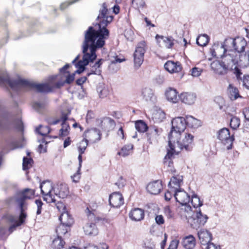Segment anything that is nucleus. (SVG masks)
I'll list each match as a JSON object with an SVG mask.
<instances>
[{"label":"nucleus","instance_id":"obj_1","mask_svg":"<svg viewBox=\"0 0 249 249\" xmlns=\"http://www.w3.org/2000/svg\"><path fill=\"white\" fill-rule=\"evenodd\" d=\"M57 77V75L51 76L47 83L36 84L20 78L17 80L10 79L6 72L0 71V84L8 85L13 90L16 91L35 88L40 92H49L54 89L60 88L65 83V81L55 82L54 80Z\"/></svg>","mask_w":249,"mask_h":249},{"label":"nucleus","instance_id":"obj_2","mask_svg":"<svg viewBox=\"0 0 249 249\" xmlns=\"http://www.w3.org/2000/svg\"><path fill=\"white\" fill-rule=\"evenodd\" d=\"M35 195V190L29 188H26L22 191L18 192L15 196L14 199L18 204L19 210L20 214L19 217L10 215L7 216V219L9 222L12 224L9 228V231L12 232L17 227L23 224L27 217L26 212L28 209V204L27 200L32 198Z\"/></svg>","mask_w":249,"mask_h":249},{"label":"nucleus","instance_id":"obj_3","mask_svg":"<svg viewBox=\"0 0 249 249\" xmlns=\"http://www.w3.org/2000/svg\"><path fill=\"white\" fill-rule=\"evenodd\" d=\"M107 14V5L104 3L102 4V9L100 10V13L97 17L98 20L102 19L99 21L100 23L97 24L98 28L96 29L92 26H90L85 33V35H86L87 33H89L92 40L95 41H102L103 42V45L105 44V40L109 36V31L106 28V26L113 19V17L108 16Z\"/></svg>","mask_w":249,"mask_h":249},{"label":"nucleus","instance_id":"obj_4","mask_svg":"<svg viewBox=\"0 0 249 249\" xmlns=\"http://www.w3.org/2000/svg\"><path fill=\"white\" fill-rule=\"evenodd\" d=\"M89 33L85 35L84 41L82 45L83 56L82 60L79 61L75 64L77 68L85 69V66L88 65L90 62L94 61L97 57L96 51L97 49L104 46L102 41H95L92 40Z\"/></svg>","mask_w":249,"mask_h":249},{"label":"nucleus","instance_id":"obj_5","mask_svg":"<svg viewBox=\"0 0 249 249\" xmlns=\"http://www.w3.org/2000/svg\"><path fill=\"white\" fill-rule=\"evenodd\" d=\"M210 52L213 57L220 58L222 60H224V58L227 55H230V59L233 61L238 60L236 52L230 49L229 44L226 43V39L223 42H215L210 49Z\"/></svg>","mask_w":249,"mask_h":249},{"label":"nucleus","instance_id":"obj_6","mask_svg":"<svg viewBox=\"0 0 249 249\" xmlns=\"http://www.w3.org/2000/svg\"><path fill=\"white\" fill-rule=\"evenodd\" d=\"M86 213L88 217L83 220L84 231L87 235L95 236L98 233L96 224L102 220V218L96 216L94 212L90 211L89 207L86 209Z\"/></svg>","mask_w":249,"mask_h":249},{"label":"nucleus","instance_id":"obj_7","mask_svg":"<svg viewBox=\"0 0 249 249\" xmlns=\"http://www.w3.org/2000/svg\"><path fill=\"white\" fill-rule=\"evenodd\" d=\"M186 127V118L182 117H176L172 120V129L168 135V143L171 145L172 142L175 143L177 139L181 136Z\"/></svg>","mask_w":249,"mask_h":249},{"label":"nucleus","instance_id":"obj_8","mask_svg":"<svg viewBox=\"0 0 249 249\" xmlns=\"http://www.w3.org/2000/svg\"><path fill=\"white\" fill-rule=\"evenodd\" d=\"M230 56L227 55L221 61H214L211 64V69L218 75H224L233 69V67L237 61H233L230 59Z\"/></svg>","mask_w":249,"mask_h":249},{"label":"nucleus","instance_id":"obj_9","mask_svg":"<svg viewBox=\"0 0 249 249\" xmlns=\"http://www.w3.org/2000/svg\"><path fill=\"white\" fill-rule=\"evenodd\" d=\"M180 137L181 136L177 139L175 138V143L172 142L171 145L168 143L169 148L177 154L183 149L185 151L192 150L194 146V136L191 134H186L182 140H180Z\"/></svg>","mask_w":249,"mask_h":249},{"label":"nucleus","instance_id":"obj_10","mask_svg":"<svg viewBox=\"0 0 249 249\" xmlns=\"http://www.w3.org/2000/svg\"><path fill=\"white\" fill-rule=\"evenodd\" d=\"M54 187L53 183L48 180L42 182L40 185L44 200L47 203H54L57 201L53 194Z\"/></svg>","mask_w":249,"mask_h":249},{"label":"nucleus","instance_id":"obj_11","mask_svg":"<svg viewBox=\"0 0 249 249\" xmlns=\"http://www.w3.org/2000/svg\"><path fill=\"white\" fill-rule=\"evenodd\" d=\"M226 43L229 44L230 49L233 48V51L240 54L245 51L247 43L245 38L238 37L235 38L228 37L226 38Z\"/></svg>","mask_w":249,"mask_h":249},{"label":"nucleus","instance_id":"obj_12","mask_svg":"<svg viewBox=\"0 0 249 249\" xmlns=\"http://www.w3.org/2000/svg\"><path fill=\"white\" fill-rule=\"evenodd\" d=\"M146 44L145 41L139 42L133 54L135 67L138 68L143 61L144 54L146 51Z\"/></svg>","mask_w":249,"mask_h":249},{"label":"nucleus","instance_id":"obj_13","mask_svg":"<svg viewBox=\"0 0 249 249\" xmlns=\"http://www.w3.org/2000/svg\"><path fill=\"white\" fill-rule=\"evenodd\" d=\"M218 139L226 146L227 150L231 149L232 147V143L234 140L233 135L231 136L229 130L226 128H223L220 130L218 133Z\"/></svg>","mask_w":249,"mask_h":249},{"label":"nucleus","instance_id":"obj_14","mask_svg":"<svg viewBox=\"0 0 249 249\" xmlns=\"http://www.w3.org/2000/svg\"><path fill=\"white\" fill-rule=\"evenodd\" d=\"M208 217L207 215L203 214L200 209L196 211V213L193 215L192 220L191 222L192 227L197 229L203 226L207 221Z\"/></svg>","mask_w":249,"mask_h":249},{"label":"nucleus","instance_id":"obj_15","mask_svg":"<svg viewBox=\"0 0 249 249\" xmlns=\"http://www.w3.org/2000/svg\"><path fill=\"white\" fill-rule=\"evenodd\" d=\"M69 193L68 185L63 183H58L56 184L53 189V194L55 196L59 198H64Z\"/></svg>","mask_w":249,"mask_h":249},{"label":"nucleus","instance_id":"obj_16","mask_svg":"<svg viewBox=\"0 0 249 249\" xmlns=\"http://www.w3.org/2000/svg\"><path fill=\"white\" fill-rule=\"evenodd\" d=\"M162 130L155 126L150 127L147 133V140L150 144L156 143L158 142L159 136L161 133Z\"/></svg>","mask_w":249,"mask_h":249},{"label":"nucleus","instance_id":"obj_17","mask_svg":"<svg viewBox=\"0 0 249 249\" xmlns=\"http://www.w3.org/2000/svg\"><path fill=\"white\" fill-rule=\"evenodd\" d=\"M104 61L103 59H100L95 63L93 62V61L90 62L89 63L90 68L88 69L87 76H89L91 74L100 75L102 72L101 65Z\"/></svg>","mask_w":249,"mask_h":249},{"label":"nucleus","instance_id":"obj_18","mask_svg":"<svg viewBox=\"0 0 249 249\" xmlns=\"http://www.w3.org/2000/svg\"><path fill=\"white\" fill-rule=\"evenodd\" d=\"M173 192L176 201L179 204H188L190 201V196L185 191L179 189Z\"/></svg>","mask_w":249,"mask_h":249},{"label":"nucleus","instance_id":"obj_19","mask_svg":"<svg viewBox=\"0 0 249 249\" xmlns=\"http://www.w3.org/2000/svg\"><path fill=\"white\" fill-rule=\"evenodd\" d=\"M109 202L113 207L118 208L124 204V198L120 193L115 192L110 195Z\"/></svg>","mask_w":249,"mask_h":249},{"label":"nucleus","instance_id":"obj_20","mask_svg":"<svg viewBox=\"0 0 249 249\" xmlns=\"http://www.w3.org/2000/svg\"><path fill=\"white\" fill-rule=\"evenodd\" d=\"M197 235L202 245H206L212 240V235L211 233L206 229H202L197 231Z\"/></svg>","mask_w":249,"mask_h":249},{"label":"nucleus","instance_id":"obj_21","mask_svg":"<svg viewBox=\"0 0 249 249\" xmlns=\"http://www.w3.org/2000/svg\"><path fill=\"white\" fill-rule=\"evenodd\" d=\"M146 189L151 194L158 195L162 189V181L157 180L150 182L147 185Z\"/></svg>","mask_w":249,"mask_h":249},{"label":"nucleus","instance_id":"obj_22","mask_svg":"<svg viewBox=\"0 0 249 249\" xmlns=\"http://www.w3.org/2000/svg\"><path fill=\"white\" fill-rule=\"evenodd\" d=\"M179 98L182 103L191 105L195 103L196 99V95L193 92H185L181 93Z\"/></svg>","mask_w":249,"mask_h":249},{"label":"nucleus","instance_id":"obj_23","mask_svg":"<svg viewBox=\"0 0 249 249\" xmlns=\"http://www.w3.org/2000/svg\"><path fill=\"white\" fill-rule=\"evenodd\" d=\"M183 183V177L179 175H174L170 179L168 186L170 189L175 192L179 189Z\"/></svg>","mask_w":249,"mask_h":249},{"label":"nucleus","instance_id":"obj_24","mask_svg":"<svg viewBox=\"0 0 249 249\" xmlns=\"http://www.w3.org/2000/svg\"><path fill=\"white\" fill-rule=\"evenodd\" d=\"M101 134L99 130L97 128H92L87 131L86 137L92 143L96 142L101 139Z\"/></svg>","mask_w":249,"mask_h":249},{"label":"nucleus","instance_id":"obj_25","mask_svg":"<svg viewBox=\"0 0 249 249\" xmlns=\"http://www.w3.org/2000/svg\"><path fill=\"white\" fill-rule=\"evenodd\" d=\"M68 114L63 113L61 117L62 123V128L59 130V137H63L68 136L69 134V130L70 127L68 124L66 123L68 119Z\"/></svg>","mask_w":249,"mask_h":249},{"label":"nucleus","instance_id":"obj_26","mask_svg":"<svg viewBox=\"0 0 249 249\" xmlns=\"http://www.w3.org/2000/svg\"><path fill=\"white\" fill-rule=\"evenodd\" d=\"M156 38L159 43L162 42L163 45L168 49L172 48L174 44L175 39L171 36H164L157 35Z\"/></svg>","mask_w":249,"mask_h":249},{"label":"nucleus","instance_id":"obj_27","mask_svg":"<svg viewBox=\"0 0 249 249\" xmlns=\"http://www.w3.org/2000/svg\"><path fill=\"white\" fill-rule=\"evenodd\" d=\"M165 69L170 73L178 72L181 70L182 67L178 62L168 61L164 64Z\"/></svg>","mask_w":249,"mask_h":249},{"label":"nucleus","instance_id":"obj_28","mask_svg":"<svg viewBox=\"0 0 249 249\" xmlns=\"http://www.w3.org/2000/svg\"><path fill=\"white\" fill-rule=\"evenodd\" d=\"M129 215L131 220L135 221H140L143 219L144 212L142 209L135 208L130 211Z\"/></svg>","mask_w":249,"mask_h":249},{"label":"nucleus","instance_id":"obj_29","mask_svg":"<svg viewBox=\"0 0 249 249\" xmlns=\"http://www.w3.org/2000/svg\"><path fill=\"white\" fill-rule=\"evenodd\" d=\"M59 219L61 224L67 226V227H70L73 223V218L67 211L63 212Z\"/></svg>","mask_w":249,"mask_h":249},{"label":"nucleus","instance_id":"obj_30","mask_svg":"<svg viewBox=\"0 0 249 249\" xmlns=\"http://www.w3.org/2000/svg\"><path fill=\"white\" fill-rule=\"evenodd\" d=\"M196 244L195 238L192 235L186 236L183 239L182 245L186 249H193Z\"/></svg>","mask_w":249,"mask_h":249},{"label":"nucleus","instance_id":"obj_31","mask_svg":"<svg viewBox=\"0 0 249 249\" xmlns=\"http://www.w3.org/2000/svg\"><path fill=\"white\" fill-rule=\"evenodd\" d=\"M181 205V206L179 209V213L182 217L188 219L192 216V208L188 204Z\"/></svg>","mask_w":249,"mask_h":249},{"label":"nucleus","instance_id":"obj_32","mask_svg":"<svg viewBox=\"0 0 249 249\" xmlns=\"http://www.w3.org/2000/svg\"><path fill=\"white\" fill-rule=\"evenodd\" d=\"M69 229L70 227H67V226L61 224L56 228V232L58 237H63L64 239H65L66 238H68L70 235L68 232Z\"/></svg>","mask_w":249,"mask_h":249},{"label":"nucleus","instance_id":"obj_33","mask_svg":"<svg viewBox=\"0 0 249 249\" xmlns=\"http://www.w3.org/2000/svg\"><path fill=\"white\" fill-rule=\"evenodd\" d=\"M178 92L176 89L170 88L165 92L167 100L172 103H177L178 100Z\"/></svg>","mask_w":249,"mask_h":249},{"label":"nucleus","instance_id":"obj_34","mask_svg":"<svg viewBox=\"0 0 249 249\" xmlns=\"http://www.w3.org/2000/svg\"><path fill=\"white\" fill-rule=\"evenodd\" d=\"M186 125L194 128H198L201 125L200 120L197 119L192 116H186Z\"/></svg>","mask_w":249,"mask_h":249},{"label":"nucleus","instance_id":"obj_35","mask_svg":"<svg viewBox=\"0 0 249 249\" xmlns=\"http://www.w3.org/2000/svg\"><path fill=\"white\" fill-rule=\"evenodd\" d=\"M141 95L146 101H152L154 97V94L153 90L148 87L143 88L141 90Z\"/></svg>","mask_w":249,"mask_h":249},{"label":"nucleus","instance_id":"obj_36","mask_svg":"<svg viewBox=\"0 0 249 249\" xmlns=\"http://www.w3.org/2000/svg\"><path fill=\"white\" fill-rule=\"evenodd\" d=\"M228 96L231 100H235L239 97H242L239 94V91L237 88L230 84L228 89Z\"/></svg>","mask_w":249,"mask_h":249},{"label":"nucleus","instance_id":"obj_37","mask_svg":"<svg viewBox=\"0 0 249 249\" xmlns=\"http://www.w3.org/2000/svg\"><path fill=\"white\" fill-rule=\"evenodd\" d=\"M177 154L176 152L172 150L171 148L168 149L167 153L164 158V164L169 167H171L173 166V162L172 159L174 157V154Z\"/></svg>","mask_w":249,"mask_h":249},{"label":"nucleus","instance_id":"obj_38","mask_svg":"<svg viewBox=\"0 0 249 249\" xmlns=\"http://www.w3.org/2000/svg\"><path fill=\"white\" fill-rule=\"evenodd\" d=\"M97 91L100 98L106 97L108 94L109 91L108 88L103 83H99L97 88Z\"/></svg>","mask_w":249,"mask_h":249},{"label":"nucleus","instance_id":"obj_39","mask_svg":"<svg viewBox=\"0 0 249 249\" xmlns=\"http://www.w3.org/2000/svg\"><path fill=\"white\" fill-rule=\"evenodd\" d=\"M152 117L154 122L160 123L165 118V114L162 110L159 109L153 113Z\"/></svg>","mask_w":249,"mask_h":249},{"label":"nucleus","instance_id":"obj_40","mask_svg":"<svg viewBox=\"0 0 249 249\" xmlns=\"http://www.w3.org/2000/svg\"><path fill=\"white\" fill-rule=\"evenodd\" d=\"M133 148V145L132 144L125 145L121 148V150L117 153V154L122 157H126L132 152Z\"/></svg>","mask_w":249,"mask_h":249},{"label":"nucleus","instance_id":"obj_41","mask_svg":"<svg viewBox=\"0 0 249 249\" xmlns=\"http://www.w3.org/2000/svg\"><path fill=\"white\" fill-rule=\"evenodd\" d=\"M64 240V237L57 236V237L53 241L52 247L57 249H67L64 247L65 243Z\"/></svg>","mask_w":249,"mask_h":249},{"label":"nucleus","instance_id":"obj_42","mask_svg":"<svg viewBox=\"0 0 249 249\" xmlns=\"http://www.w3.org/2000/svg\"><path fill=\"white\" fill-rule=\"evenodd\" d=\"M209 37L206 34L201 35L196 38V43L200 46H205L209 42Z\"/></svg>","mask_w":249,"mask_h":249},{"label":"nucleus","instance_id":"obj_43","mask_svg":"<svg viewBox=\"0 0 249 249\" xmlns=\"http://www.w3.org/2000/svg\"><path fill=\"white\" fill-rule=\"evenodd\" d=\"M136 129L140 132H144L148 128L147 124L142 120H139L135 123Z\"/></svg>","mask_w":249,"mask_h":249},{"label":"nucleus","instance_id":"obj_44","mask_svg":"<svg viewBox=\"0 0 249 249\" xmlns=\"http://www.w3.org/2000/svg\"><path fill=\"white\" fill-rule=\"evenodd\" d=\"M83 154H80V152H79V155L78 157V159L79 161V167L78 169V171L76 174H75L73 176H71V178L73 179V181L74 182H77L80 178V173H79L80 170L81 169V166H82V155Z\"/></svg>","mask_w":249,"mask_h":249},{"label":"nucleus","instance_id":"obj_45","mask_svg":"<svg viewBox=\"0 0 249 249\" xmlns=\"http://www.w3.org/2000/svg\"><path fill=\"white\" fill-rule=\"evenodd\" d=\"M191 203L195 208L200 207L203 205V202L200 201L199 197L195 194L192 196Z\"/></svg>","mask_w":249,"mask_h":249},{"label":"nucleus","instance_id":"obj_46","mask_svg":"<svg viewBox=\"0 0 249 249\" xmlns=\"http://www.w3.org/2000/svg\"><path fill=\"white\" fill-rule=\"evenodd\" d=\"M51 128L48 126H43L40 125L38 128H36V131L40 135L45 136L50 133Z\"/></svg>","mask_w":249,"mask_h":249},{"label":"nucleus","instance_id":"obj_47","mask_svg":"<svg viewBox=\"0 0 249 249\" xmlns=\"http://www.w3.org/2000/svg\"><path fill=\"white\" fill-rule=\"evenodd\" d=\"M88 145V140L85 138L83 139L77 145L78 152L83 154Z\"/></svg>","mask_w":249,"mask_h":249},{"label":"nucleus","instance_id":"obj_48","mask_svg":"<svg viewBox=\"0 0 249 249\" xmlns=\"http://www.w3.org/2000/svg\"><path fill=\"white\" fill-rule=\"evenodd\" d=\"M33 160L31 158L24 157L23 159V170H26L32 166Z\"/></svg>","mask_w":249,"mask_h":249},{"label":"nucleus","instance_id":"obj_49","mask_svg":"<svg viewBox=\"0 0 249 249\" xmlns=\"http://www.w3.org/2000/svg\"><path fill=\"white\" fill-rule=\"evenodd\" d=\"M46 102L45 101L41 102H35L33 104V107L37 112H40L45 107Z\"/></svg>","mask_w":249,"mask_h":249},{"label":"nucleus","instance_id":"obj_50","mask_svg":"<svg viewBox=\"0 0 249 249\" xmlns=\"http://www.w3.org/2000/svg\"><path fill=\"white\" fill-rule=\"evenodd\" d=\"M240 119L237 117H232L230 120L231 127L234 130L236 129L240 125Z\"/></svg>","mask_w":249,"mask_h":249},{"label":"nucleus","instance_id":"obj_51","mask_svg":"<svg viewBox=\"0 0 249 249\" xmlns=\"http://www.w3.org/2000/svg\"><path fill=\"white\" fill-rule=\"evenodd\" d=\"M236 64H235L233 67V69L230 70V71H232L233 73L235 75L238 81H241L243 78L241 77V75L242 74V72L241 71V70L238 68L236 66Z\"/></svg>","mask_w":249,"mask_h":249},{"label":"nucleus","instance_id":"obj_52","mask_svg":"<svg viewBox=\"0 0 249 249\" xmlns=\"http://www.w3.org/2000/svg\"><path fill=\"white\" fill-rule=\"evenodd\" d=\"M203 70L201 68L194 67L191 70V75L194 77H198L200 75Z\"/></svg>","mask_w":249,"mask_h":249},{"label":"nucleus","instance_id":"obj_53","mask_svg":"<svg viewBox=\"0 0 249 249\" xmlns=\"http://www.w3.org/2000/svg\"><path fill=\"white\" fill-rule=\"evenodd\" d=\"M61 121V119H56L53 117H48L46 121L49 125H54L58 124Z\"/></svg>","mask_w":249,"mask_h":249},{"label":"nucleus","instance_id":"obj_54","mask_svg":"<svg viewBox=\"0 0 249 249\" xmlns=\"http://www.w3.org/2000/svg\"><path fill=\"white\" fill-rule=\"evenodd\" d=\"M56 207L58 211L62 213L64 211H67L65 205L61 201H57L55 204Z\"/></svg>","mask_w":249,"mask_h":249},{"label":"nucleus","instance_id":"obj_55","mask_svg":"<svg viewBox=\"0 0 249 249\" xmlns=\"http://www.w3.org/2000/svg\"><path fill=\"white\" fill-rule=\"evenodd\" d=\"M241 81H242L243 86L249 89V75H244Z\"/></svg>","mask_w":249,"mask_h":249},{"label":"nucleus","instance_id":"obj_56","mask_svg":"<svg viewBox=\"0 0 249 249\" xmlns=\"http://www.w3.org/2000/svg\"><path fill=\"white\" fill-rule=\"evenodd\" d=\"M35 203L36 204L37 210L36 211V214H40L41 213V210H42V206L43 205V203L41 200H36L35 201Z\"/></svg>","mask_w":249,"mask_h":249},{"label":"nucleus","instance_id":"obj_57","mask_svg":"<svg viewBox=\"0 0 249 249\" xmlns=\"http://www.w3.org/2000/svg\"><path fill=\"white\" fill-rule=\"evenodd\" d=\"M179 244V241L178 240H173L171 242V243L168 248L169 249H177Z\"/></svg>","mask_w":249,"mask_h":249},{"label":"nucleus","instance_id":"obj_58","mask_svg":"<svg viewBox=\"0 0 249 249\" xmlns=\"http://www.w3.org/2000/svg\"><path fill=\"white\" fill-rule=\"evenodd\" d=\"M155 221L158 225H161L164 224V219L162 215H157L155 217Z\"/></svg>","mask_w":249,"mask_h":249},{"label":"nucleus","instance_id":"obj_59","mask_svg":"<svg viewBox=\"0 0 249 249\" xmlns=\"http://www.w3.org/2000/svg\"><path fill=\"white\" fill-rule=\"evenodd\" d=\"M78 0H74L71 1L65 2L62 3L60 6V8L61 10H63L65 9L67 7L69 6L70 5L77 1Z\"/></svg>","mask_w":249,"mask_h":249},{"label":"nucleus","instance_id":"obj_60","mask_svg":"<svg viewBox=\"0 0 249 249\" xmlns=\"http://www.w3.org/2000/svg\"><path fill=\"white\" fill-rule=\"evenodd\" d=\"M173 193L174 194V192L172 191L171 189H170V190H168L165 192L164 194L165 199L167 201L170 200L172 197Z\"/></svg>","mask_w":249,"mask_h":249},{"label":"nucleus","instance_id":"obj_61","mask_svg":"<svg viewBox=\"0 0 249 249\" xmlns=\"http://www.w3.org/2000/svg\"><path fill=\"white\" fill-rule=\"evenodd\" d=\"M75 73H72L71 74H69L66 78V80L65 81V83L67 84L71 83L74 79Z\"/></svg>","mask_w":249,"mask_h":249},{"label":"nucleus","instance_id":"obj_62","mask_svg":"<svg viewBox=\"0 0 249 249\" xmlns=\"http://www.w3.org/2000/svg\"><path fill=\"white\" fill-rule=\"evenodd\" d=\"M15 125L17 128L19 130H22L23 129V123L21 120L18 119L15 121Z\"/></svg>","mask_w":249,"mask_h":249},{"label":"nucleus","instance_id":"obj_63","mask_svg":"<svg viewBox=\"0 0 249 249\" xmlns=\"http://www.w3.org/2000/svg\"><path fill=\"white\" fill-rule=\"evenodd\" d=\"M133 2H135L138 7L144 8L146 5L143 0H133Z\"/></svg>","mask_w":249,"mask_h":249},{"label":"nucleus","instance_id":"obj_64","mask_svg":"<svg viewBox=\"0 0 249 249\" xmlns=\"http://www.w3.org/2000/svg\"><path fill=\"white\" fill-rule=\"evenodd\" d=\"M207 245V246L206 249H220L219 246H217L213 243L209 242Z\"/></svg>","mask_w":249,"mask_h":249}]
</instances>
